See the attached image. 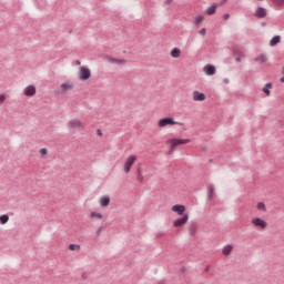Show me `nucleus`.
I'll return each instance as SVG.
<instances>
[{"mask_svg":"<svg viewBox=\"0 0 284 284\" xmlns=\"http://www.w3.org/2000/svg\"><path fill=\"white\" fill-rule=\"evenodd\" d=\"M187 143H191L190 139L173 138V139L166 141V145H169V148L171 149L170 152H174L175 148H179V145H187Z\"/></svg>","mask_w":284,"mask_h":284,"instance_id":"1","label":"nucleus"},{"mask_svg":"<svg viewBox=\"0 0 284 284\" xmlns=\"http://www.w3.org/2000/svg\"><path fill=\"white\" fill-rule=\"evenodd\" d=\"M168 125H183V123L178 122L174 118H163L158 121V128H168Z\"/></svg>","mask_w":284,"mask_h":284,"instance_id":"2","label":"nucleus"},{"mask_svg":"<svg viewBox=\"0 0 284 284\" xmlns=\"http://www.w3.org/2000/svg\"><path fill=\"white\" fill-rule=\"evenodd\" d=\"M136 155H129L124 161V172L125 174H130L132 172V165L136 163Z\"/></svg>","mask_w":284,"mask_h":284,"instance_id":"3","label":"nucleus"},{"mask_svg":"<svg viewBox=\"0 0 284 284\" xmlns=\"http://www.w3.org/2000/svg\"><path fill=\"white\" fill-rule=\"evenodd\" d=\"M78 74L80 81H88V79L92 77V71H90V68L88 67H80Z\"/></svg>","mask_w":284,"mask_h":284,"instance_id":"4","label":"nucleus"},{"mask_svg":"<svg viewBox=\"0 0 284 284\" xmlns=\"http://www.w3.org/2000/svg\"><path fill=\"white\" fill-rule=\"evenodd\" d=\"M251 224L253 227H256L257 230H266L267 227V222L261 217H253L251 220Z\"/></svg>","mask_w":284,"mask_h":284,"instance_id":"5","label":"nucleus"},{"mask_svg":"<svg viewBox=\"0 0 284 284\" xmlns=\"http://www.w3.org/2000/svg\"><path fill=\"white\" fill-rule=\"evenodd\" d=\"M68 128L71 130H85V124H83L80 120L73 119L69 121Z\"/></svg>","mask_w":284,"mask_h":284,"instance_id":"6","label":"nucleus"},{"mask_svg":"<svg viewBox=\"0 0 284 284\" xmlns=\"http://www.w3.org/2000/svg\"><path fill=\"white\" fill-rule=\"evenodd\" d=\"M104 60L108 62V63H115V65H124V63H126V60L123 59V58H114L112 55H106L104 58Z\"/></svg>","mask_w":284,"mask_h":284,"instance_id":"7","label":"nucleus"},{"mask_svg":"<svg viewBox=\"0 0 284 284\" xmlns=\"http://www.w3.org/2000/svg\"><path fill=\"white\" fill-rule=\"evenodd\" d=\"M187 221H190V215L184 214L182 217L174 220L173 225L174 227H183Z\"/></svg>","mask_w":284,"mask_h":284,"instance_id":"8","label":"nucleus"},{"mask_svg":"<svg viewBox=\"0 0 284 284\" xmlns=\"http://www.w3.org/2000/svg\"><path fill=\"white\" fill-rule=\"evenodd\" d=\"M204 73L206 74V77H214V74H216V67L212 64H206L204 67Z\"/></svg>","mask_w":284,"mask_h":284,"instance_id":"9","label":"nucleus"},{"mask_svg":"<svg viewBox=\"0 0 284 284\" xmlns=\"http://www.w3.org/2000/svg\"><path fill=\"white\" fill-rule=\"evenodd\" d=\"M172 212H175L179 216H183L185 213V205L175 204L172 206Z\"/></svg>","mask_w":284,"mask_h":284,"instance_id":"10","label":"nucleus"},{"mask_svg":"<svg viewBox=\"0 0 284 284\" xmlns=\"http://www.w3.org/2000/svg\"><path fill=\"white\" fill-rule=\"evenodd\" d=\"M255 17H257V19H265V17H267V10H265V8H257L255 11Z\"/></svg>","mask_w":284,"mask_h":284,"instance_id":"11","label":"nucleus"},{"mask_svg":"<svg viewBox=\"0 0 284 284\" xmlns=\"http://www.w3.org/2000/svg\"><path fill=\"white\" fill-rule=\"evenodd\" d=\"M24 94L26 97H34V94H37V87L34 85H28L24 89Z\"/></svg>","mask_w":284,"mask_h":284,"instance_id":"12","label":"nucleus"},{"mask_svg":"<svg viewBox=\"0 0 284 284\" xmlns=\"http://www.w3.org/2000/svg\"><path fill=\"white\" fill-rule=\"evenodd\" d=\"M205 93H201L199 91H193V101H205Z\"/></svg>","mask_w":284,"mask_h":284,"instance_id":"13","label":"nucleus"},{"mask_svg":"<svg viewBox=\"0 0 284 284\" xmlns=\"http://www.w3.org/2000/svg\"><path fill=\"white\" fill-rule=\"evenodd\" d=\"M74 85L71 82H65L60 85V92H70Z\"/></svg>","mask_w":284,"mask_h":284,"instance_id":"14","label":"nucleus"},{"mask_svg":"<svg viewBox=\"0 0 284 284\" xmlns=\"http://www.w3.org/2000/svg\"><path fill=\"white\" fill-rule=\"evenodd\" d=\"M100 207H108L110 205V196L104 195L99 199Z\"/></svg>","mask_w":284,"mask_h":284,"instance_id":"15","label":"nucleus"},{"mask_svg":"<svg viewBox=\"0 0 284 284\" xmlns=\"http://www.w3.org/2000/svg\"><path fill=\"white\" fill-rule=\"evenodd\" d=\"M256 63L260 65H263V63H267V55L265 54H260L255 58Z\"/></svg>","mask_w":284,"mask_h":284,"instance_id":"16","label":"nucleus"},{"mask_svg":"<svg viewBox=\"0 0 284 284\" xmlns=\"http://www.w3.org/2000/svg\"><path fill=\"white\" fill-rule=\"evenodd\" d=\"M233 250H234V246H232L230 244L224 246L223 250H222L223 256H230V254H232Z\"/></svg>","mask_w":284,"mask_h":284,"instance_id":"17","label":"nucleus"},{"mask_svg":"<svg viewBox=\"0 0 284 284\" xmlns=\"http://www.w3.org/2000/svg\"><path fill=\"white\" fill-rule=\"evenodd\" d=\"M272 82L266 83L265 87L263 88V92L264 94H266V97H271L272 92L270 90H272Z\"/></svg>","mask_w":284,"mask_h":284,"instance_id":"18","label":"nucleus"},{"mask_svg":"<svg viewBox=\"0 0 284 284\" xmlns=\"http://www.w3.org/2000/svg\"><path fill=\"white\" fill-rule=\"evenodd\" d=\"M278 43H281V38H280V36L273 37L272 40L270 41L271 48H274V45H278Z\"/></svg>","mask_w":284,"mask_h":284,"instance_id":"19","label":"nucleus"},{"mask_svg":"<svg viewBox=\"0 0 284 284\" xmlns=\"http://www.w3.org/2000/svg\"><path fill=\"white\" fill-rule=\"evenodd\" d=\"M216 12V4H212L211 7L206 8L205 13L210 16Z\"/></svg>","mask_w":284,"mask_h":284,"instance_id":"20","label":"nucleus"},{"mask_svg":"<svg viewBox=\"0 0 284 284\" xmlns=\"http://www.w3.org/2000/svg\"><path fill=\"white\" fill-rule=\"evenodd\" d=\"M171 57H172L173 59H179V57H181V49H179V48L173 49V50L171 51Z\"/></svg>","mask_w":284,"mask_h":284,"instance_id":"21","label":"nucleus"},{"mask_svg":"<svg viewBox=\"0 0 284 284\" xmlns=\"http://www.w3.org/2000/svg\"><path fill=\"white\" fill-rule=\"evenodd\" d=\"M70 252H81V245L79 244H70L69 245Z\"/></svg>","mask_w":284,"mask_h":284,"instance_id":"22","label":"nucleus"},{"mask_svg":"<svg viewBox=\"0 0 284 284\" xmlns=\"http://www.w3.org/2000/svg\"><path fill=\"white\" fill-rule=\"evenodd\" d=\"M10 221V216L8 214L0 215V225H6Z\"/></svg>","mask_w":284,"mask_h":284,"instance_id":"23","label":"nucleus"},{"mask_svg":"<svg viewBox=\"0 0 284 284\" xmlns=\"http://www.w3.org/2000/svg\"><path fill=\"white\" fill-rule=\"evenodd\" d=\"M204 19L205 18L203 16H196L193 21L194 26H200V23H203Z\"/></svg>","mask_w":284,"mask_h":284,"instance_id":"24","label":"nucleus"},{"mask_svg":"<svg viewBox=\"0 0 284 284\" xmlns=\"http://www.w3.org/2000/svg\"><path fill=\"white\" fill-rule=\"evenodd\" d=\"M39 154H40L41 159H45L48 156V149H45V148L40 149Z\"/></svg>","mask_w":284,"mask_h":284,"instance_id":"25","label":"nucleus"},{"mask_svg":"<svg viewBox=\"0 0 284 284\" xmlns=\"http://www.w3.org/2000/svg\"><path fill=\"white\" fill-rule=\"evenodd\" d=\"M90 217H91V219H99V220L101 221V220H103V214L97 213V212H92V213L90 214Z\"/></svg>","mask_w":284,"mask_h":284,"instance_id":"26","label":"nucleus"},{"mask_svg":"<svg viewBox=\"0 0 284 284\" xmlns=\"http://www.w3.org/2000/svg\"><path fill=\"white\" fill-rule=\"evenodd\" d=\"M257 210H262V212H267V209L265 207V203L264 202H258L256 204Z\"/></svg>","mask_w":284,"mask_h":284,"instance_id":"27","label":"nucleus"},{"mask_svg":"<svg viewBox=\"0 0 284 284\" xmlns=\"http://www.w3.org/2000/svg\"><path fill=\"white\" fill-rule=\"evenodd\" d=\"M214 196V187H209V199H212Z\"/></svg>","mask_w":284,"mask_h":284,"instance_id":"28","label":"nucleus"},{"mask_svg":"<svg viewBox=\"0 0 284 284\" xmlns=\"http://www.w3.org/2000/svg\"><path fill=\"white\" fill-rule=\"evenodd\" d=\"M275 6H283L284 0H272Z\"/></svg>","mask_w":284,"mask_h":284,"instance_id":"29","label":"nucleus"},{"mask_svg":"<svg viewBox=\"0 0 284 284\" xmlns=\"http://www.w3.org/2000/svg\"><path fill=\"white\" fill-rule=\"evenodd\" d=\"M206 33H207V30H205V28L199 31V34H201V37H205Z\"/></svg>","mask_w":284,"mask_h":284,"instance_id":"30","label":"nucleus"},{"mask_svg":"<svg viewBox=\"0 0 284 284\" xmlns=\"http://www.w3.org/2000/svg\"><path fill=\"white\" fill-rule=\"evenodd\" d=\"M138 181L140 183H143V175L141 173L138 174Z\"/></svg>","mask_w":284,"mask_h":284,"instance_id":"31","label":"nucleus"},{"mask_svg":"<svg viewBox=\"0 0 284 284\" xmlns=\"http://www.w3.org/2000/svg\"><path fill=\"white\" fill-rule=\"evenodd\" d=\"M6 101V94H0V103H3Z\"/></svg>","mask_w":284,"mask_h":284,"instance_id":"32","label":"nucleus"},{"mask_svg":"<svg viewBox=\"0 0 284 284\" xmlns=\"http://www.w3.org/2000/svg\"><path fill=\"white\" fill-rule=\"evenodd\" d=\"M180 272H181L182 274H185V272H187V267L182 266V267L180 268Z\"/></svg>","mask_w":284,"mask_h":284,"instance_id":"33","label":"nucleus"},{"mask_svg":"<svg viewBox=\"0 0 284 284\" xmlns=\"http://www.w3.org/2000/svg\"><path fill=\"white\" fill-rule=\"evenodd\" d=\"M223 19H224V21H227V19H230V14L229 13L224 14Z\"/></svg>","mask_w":284,"mask_h":284,"instance_id":"34","label":"nucleus"},{"mask_svg":"<svg viewBox=\"0 0 284 284\" xmlns=\"http://www.w3.org/2000/svg\"><path fill=\"white\" fill-rule=\"evenodd\" d=\"M223 83H230V79L225 78V79L223 80Z\"/></svg>","mask_w":284,"mask_h":284,"instance_id":"35","label":"nucleus"},{"mask_svg":"<svg viewBox=\"0 0 284 284\" xmlns=\"http://www.w3.org/2000/svg\"><path fill=\"white\" fill-rule=\"evenodd\" d=\"M204 272H210V265L205 266Z\"/></svg>","mask_w":284,"mask_h":284,"instance_id":"36","label":"nucleus"},{"mask_svg":"<svg viewBox=\"0 0 284 284\" xmlns=\"http://www.w3.org/2000/svg\"><path fill=\"white\" fill-rule=\"evenodd\" d=\"M281 83H284V77L280 79Z\"/></svg>","mask_w":284,"mask_h":284,"instance_id":"37","label":"nucleus"},{"mask_svg":"<svg viewBox=\"0 0 284 284\" xmlns=\"http://www.w3.org/2000/svg\"><path fill=\"white\" fill-rule=\"evenodd\" d=\"M77 64H78V65H81V61H77Z\"/></svg>","mask_w":284,"mask_h":284,"instance_id":"38","label":"nucleus"},{"mask_svg":"<svg viewBox=\"0 0 284 284\" xmlns=\"http://www.w3.org/2000/svg\"><path fill=\"white\" fill-rule=\"evenodd\" d=\"M190 234L194 235V232H193V231H190Z\"/></svg>","mask_w":284,"mask_h":284,"instance_id":"39","label":"nucleus"}]
</instances>
